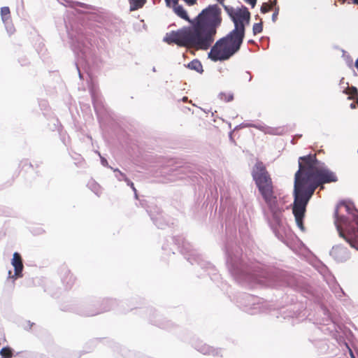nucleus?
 <instances>
[{
  "label": "nucleus",
  "instance_id": "nucleus-1",
  "mask_svg": "<svg viewBox=\"0 0 358 358\" xmlns=\"http://www.w3.org/2000/svg\"><path fill=\"white\" fill-rule=\"evenodd\" d=\"M224 251L229 272L238 283L244 286L259 283L273 287H289L310 300L314 299V289L303 277L269 268L259 262L248 264L243 259L242 250L233 241H227Z\"/></svg>",
  "mask_w": 358,
  "mask_h": 358
},
{
  "label": "nucleus",
  "instance_id": "nucleus-2",
  "mask_svg": "<svg viewBox=\"0 0 358 358\" xmlns=\"http://www.w3.org/2000/svg\"><path fill=\"white\" fill-rule=\"evenodd\" d=\"M173 9L178 17L189 22L191 26L167 33L163 41L180 47L190 46L196 50H208L222 24L221 8L217 4L209 5L192 20L182 5H175Z\"/></svg>",
  "mask_w": 358,
  "mask_h": 358
},
{
  "label": "nucleus",
  "instance_id": "nucleus-3",
  "mask_svg": "<svg viewBox=\"0 0 358 358\" xmlns=\"http://www.w3.org/2000/svg\"><path fill=\"white\" fill-rule=\"evenodd\" d=\"M252 176L266 204L262 208L264 219L275 237L289 246L292 232L284 217L287 209L284 197L275 194L271 178L262 162L255 164Z\"/></svg>",
  "mask_w": 358,
  "mask_h": 358
},
{
  "label": "nucleus",
  "instance_id": "nucleus-4",
  "mask_svg": "<svg viewBox=\"0 0 358 358\" xmlns=\"http://www.w3.org/2000/svg\"><path fill=\"white\" fill-rule=\"evenodd\" d=\"M224 10L234 23V28L211 45L208 57L214 62L227 61L238 52L243 43L246 26L250 22L251 14L245 6L237 8L224 6Z\"/></svg>",
  "mask_w": 358,
  "mask_h": 358
},
{
  "label": "nucleus",
  "instance_id": "nucleus-5",
  "mask_svg": "<svg viewBox=\"0 0 358 358\" xmlns=\"http://www.w3.org/2000/svg\"><path fill=\"white\" fill-rule=\"evenodd\" d=\"M299 169L294 174V190L311 199L316 189L324 184L338 181L336 174L315 155L299 158Z\"/></svg>",
  "mask_w": 358,
  "mask_h": 358
},
{
  "label": "nucleus",
  "instance_id": "nucleus-6",
  "mask_svg": "<svg viewBox=\"0 0 358 358\" xmlns=\"http://www.w3.org/2000/svg\"><path fill=\"white\" fill-rule=\"evenodd\" d=\"M334 223L339 236L358 250V210L354 203L342 200L338 203Z\"/></svg>",
  "mask_w": 358,
  "mask_h": 358
},
{
  "label": "nucleus",
  "instance_id": "nucleus-7",
  "mask_svg": "<svg viewBox=\"0 0 358 358\" xmlns=\"http://www.w3.org/2000/svg\"><path fill=\"white\" fill-rule=\"evenodd\" d=\"M170 241L173 244V247L169 248L166 243L162 245V250L167 252V254H175V249H177L192 265L196 264L204 270L212 280L216 282L220 278L215 267L199 254L185 238L181 236L171 237Z\"/></svg>",
  "mask_w": 358,
  "mask_h": 358
},
{
  "label": "nucleus",
  "instance_id": "nucleus-8",
  "mask_svg": "<svg viewBox=\"0 0 358 358\" xmlns=\"http://www.w3.org/2000/svg\"><path fill=\"white\" fill-rule=\"evenodd\" d=\"M319 311L323 317L317 323L320 327L315 329L314 334L309 338V341L317 349L319 354L324 355L328 352L329 346L324 338H317V336L321 332L325 335L334 336L337 333L338 326L329 310L324 304L319 305Z\"/></svg>",
  "mask_w": 358,
  "mask_h": 358
},
{
  "label": "nucleus",
  "instance_id": "nucleus-9",
  "mask_svg": "<svg viewBox=\"0 0 358 358\" xmlns=\"http://www.w3.org/2000/svg\"><path fill=\"white\" fill-rule=\"evenodd\" d=\"M236 303L243 311L256 315L268 310V303L263 299L247 293H241L236 296Z\"/></svg>",
  "mask_w": 358,
  "mask_h": 358
},
{
  "label": "nucleus",
  "instance_id": "nucleus-10",
  "mask_svg": "<svg viewBox=\"0 0 358 358\" xmlns=\"http://www.w3.org/2000/svg\"><path fill=\"white\" fill-rule=\"evenodd\" d=\"M69 35L74 53L79 59L90 65L94 59L92 44L83 34H78L75 37H73L71 34Z\"/></svg>",
  "mask_w": 358,
  "mask_h": 358
},
{
  "label": "nucleus",
  "instance_id": "nucleus-11",
  "mask_svg": "<svg viewBox=\"0 0 358 358\" xmlns=\"http://www.w3.org/2000/svg\"><path fill=\"white\" fill-rule=\"evenodd\" d=\"M293 196L294 203L292 212L294 215L296 224L302 231H305L303 219L306 211V207L310 199L294 190H293Z\"/></svg>",
  "mask_w": 358,
  "mask_h": 358
},
{
  "label": "nucleus",
  "instance_id": "nucleus-12",
  "mask_svg": "<svg viewBox=\"0 0 358 358\" xmlns=\"http://www.w3.org/2000/svg\"><path fill=\"white\" fill-rule=\"evenodd\" d=\"M116 305V301L113 299H105L102 301L100 308H86L80 310L79 314L83 316L90 317L98 315L103 312L109 311Z\"/></svg>",
  "mask_w": 358,
  "mask_h": 358
},
{
  "label": "nucleus",
  "instance_id": "nucleus-13",
  "mask_svg": "<svg viewBox=\"0 0 358 358\" xmlns=\"http://www.w3.org/2000/svg\"><path fill=\"white\" fill-rule=\"evenodd\" d=\"M11 264L14 268V273L11 271H9L8 278L14 280L22 277V271L24 266L22 264V259L20 254L17 252H15L11 259Z\"/></svg>",
  "mask_w": 358,
  "mask_h": 358
},
{
  "label": "nucleus",
  "instance_id": "nucleus-14",
  "mask_svg": "<svg viewBox=\"0 0 358 358\" xmlns=\"http://www.w3.org/2000/svg\"><path fill=\"white\" fill-rule=\"evenodd\" d=\"M330 255L337 262H344L350 258V253L348 249L342 245L333 246L330 251Z\"/></svg>",
  "mask_w": 358,
  "mask_h": 358
},
{
  "label": "nucleus",
  "instance_id": "nucleus-15",
  "mask_svg": "<svg viewBox=\"0 0 358 358\" xmlns=\"http://www.w3.org/2000/svg\"><path fill=\"white\" fill-rule=\"evenodd\" d=\"M90 94L94 109L98 117H99L101 115H103L106 111L102 98L94 87L90 88Z\"/></svg>",
  "mask_w": 358,
  "mask_h": 358
},
{
  "label": "nucleus",
  "instance_id": "nucleus-16",
  "mask_svg": "<svg viewBox=\"0 0 358 358\" xmlns=\"http://www.w3.org/2000/svg\"><path fill=\"white\" fill-rule=\"evenodd\" d=\"M153 223L159 228L164 229L167 222L159 208L155 206L154 209L147 210Z\"/></svg>",
  "mask_w": 358,
  "mask_h": 358
},
{
  "label": "nucleus",
  "instance_id": "nucleus-17",
  "mask_svg": "<svg viewBox=\"0 0 358 358\" xmlns=\"http://www.w3.org/2000/svg\"><path fill=\"white\" fill-rule=\"evenodd\" d=\"M195 348L203 355H212L213 357L222 356L220 348H215L206 343H199L195 345Z\"/></svg>",
  "mask_w": 358,
  "mask_h": 358
},
{
  "label": "nucleus",
  "instance_id": "nucleus-18",
  "mask_svg": "<svg viewBox=\"0 0 358 358\" xmlns=\"http://www.w3.org/2000/svg\"><path fill=\"white\" fill-rule=\"evenodd\" d=\"M61 278L63 285L66 287V289H71L76 281V278L66 268H64L62 269Z\"/></svg>",
  "mask_w": 358,
  "mask_h": 358
},
{
  "label": "nucleus",
  "instance_id": "nucleus-19",
  "mask_svg": "<svg viewBox=\"0 0 358 358\" xmlns=\"http://www.w3.org/2000/svg\"><path fill=\"white\" fill-rule=\"evenodd\" d=\"M297 317V311H295L291 306H287L280 309L276 315L279 320H289Z\"/></svg>",
  "mask_w": 358,
  "mask_h": 358
},
{
  "label": "nucleus",
  "instance_id": "nucleus-20",
  "mask_svg": "<svg viewBox=\"0 0 358 358\" xmlns=\"http://www.w3.org/2000/svg\"><path fill=\"white\" fill-rule=\"evenodd\" d=\"M186 67L188 68L189 69L194 70L199 73H202L203 72L202 64L197 59H194L190 62H189L186 65Z\"/></svg>",
  "mask_w": 358,
  "mask_h": 358
},
{
  "label": "nucleus",
  "instance_id": "nucleus-21",
  "mask_svg": "<svg viewBox=\"0 0 358 358\" xmlns=\"http://www.w3.org/2000/svg\"><path fill=\"white\" fill-rule=\"evenodd\" d=\"M129 10L135 11L141 8L146 3V0H128Z\"/></svg>",
  "mask_w": 358,
  "mask_h": 358
},
{
  "label": "nucleus",
  "instance_id": "nucleus-22",
  "mask_svg": "<svg viewBox=\"0 0 358 358\" xmlns=\"http://www.w3.org/2000/svg\"><path fill=\"white\" fill-rule=\"evenodd\" d=\"M88 188L92 191L96 196H100L101 194V186L94 180L91 179L87 182Z\"/></svg>",
  "mask_w": 358,
  "mask_h": 358
},
{
  "label": "nucleus",
  "instance_id": "nucleus-23",
  "mask_svg": "<svg viewBox=\"0 0 358 358\" xmlns=\"http://www.w3.org/2000/svg\"><path fill=\"white\" fill-rule=\"evenodd\" d=\"M265 134L270 135L281 136L285 133V129L282 127H271L266 126Z\"/></svg>",
  "mask_w": 358,
  "mask_h": 358
},
{
  "label": "nucleus",
  "instance_id": "nucleus-24",
  "mask_svg": "<svg viewBox=\"0 0 358 358\" xmlns=\"http://www.w3.org/2000/svg\"><path fill=\"white\" fill-rule=\"evenodd\" d=\"M348 99L353 100L357 105L358 107V90L355 86H351V91L348 94Z\"/></svg>",
  "mask_w": 358,
  "mask_h": 358
},
{
  "label": "nucleus",
  "instance_id": "nucleus-25",
  "mask_svg": "<svg viewBox=\"0 0 358 358\" xmlns=\"http://www.w3.org/2000/svg\"><path fill=\"white\" fill-rule=\"evenodd\" d=\"M339 87L342 92L345 94H348L351 91V87L348 86V83L345 82L344 78H342L339 83Z\"/></svg>",
  "mask_w": 358,
  "mask_h": 358
},
{
  "label": "nucleus",
  "instance_id": "nucleus-26",
  "mask_svg": "<svg viewBox=\"0 0 358 358\" xmlns=\"http://www.w3.org/2000/svg\"><path fill=\"white\" fill-rule=\"evenodd\" d=\"M1 15L2 20L6 22L10 18V8L8 6L1 8Z\"/></svg>",
  "mask_w": 358,
  "mask_h": 358
},
{
  "label": "nucleus",
  "instance_id": "nucleus-27",
  "mask_svg": "<svg viewBox=\"0 0 358 358\" xmlns=\"http://www.w3.org/2000/svg\"><path fill=\"white\" fill-rule=\"evenodd\" d=\"M218 98L220 100L224 101L226 102H229V101H231L234 99V94H229L227 95L224 92H220L218 94Z\"/></svg>",
  "mask_w": 358,
  "mask_h": 358
},
{
  "label": "nucleus",
  "instance_id": "nucleus-28",
  "mask_svg": "<svg viewBox=\"0 0 358 358\" xmlns=\"http://www.w3.org/2000/svg\"><path fill=\"white\" fill-rule=\"evenodd\" d=\"M112 169L113 170L114 172L117 173L115 174V177L119 181L128 180V178L127 177V176L124 173L120 171L118 169Z\"/></svg>",
  "mask_w": 358,
  "mask_h": 358
},
{
  "label": "nucleus",
  "instance_id": "nucleus-29",
  "mask_svg": "<svg viewBox=\"0 0 358 358\" xmlns=\"http://www.w3.org/2000/svg\"><path fill=\"white\" fill-rule=\"evenodd\" d=\"M263 31V23L258 22L255 23L252 27V32L254 35H257L258 34H260Z\"/></svg>",
  "mask_w": 358,
  "mask_h": 358
},
{
  "label": "nucleus",
  "instance_id": "nucleus-30",
  "mask_svg": "<svg viewBox=\"0 0 358 358\" xmlns=\"http://www.w3.org/2000/svg\"><path fill=\"white\" fill-rule=\"evenodd\" d=\"M12 352V349L9 347H3L0 350V355L1 357H7L8 355H10Z\"/></svg>",
  "mask_w": 358,
  "mask_h": 358
},
{
  "label": "nucleus",
  "instance_id": "nucleus-31",
  "mask_svg": "<svg viewBox=\"0 0 358 358\" xmlns=\"http://www.w3.org/2000/svg\"><path fill=\"white\" fill-rule=\"evenodd\" d=\"M271 7L268 4V3H264L260 8V11L262 13H266L271 10Z\"/></svg>",
  "mask_w": 358,
  "mask_h": 358
},
{
  "label": "nucleus",
  "instance_id": "nucleus-32",
  "mask_svg": "<svg viewBox=\"0 0 358 358\" xmlns=\"http://www.w3.org/2000/svg\"><path fill=\"white\" fill-rule=\"evenodd\" d=\"M279 11H280L279 6H275V8H274V12H273V13L272 15V17H271V20H272L273 22H276L277 18H278V15L279 14Z\"/></svg>",
  "mask_w": 358,
  "mask_h": 358
},
{
  "label": "nucleus",
  "instance_id": "nucleus-33",
  "mask_svg": "<svg viewBox=\"0 0 358 358\" xmlns=\"http://www.w3.org/2000/svg\"><path fill=\"white\" fill-rule=\"evenodd\" d=\"M241 77H242L243 80H246L248 82H250L252 80V76L251 73L249 71L244 72L242 74Z\"/></svg>",
  "mask_w": 358,
  "mask_h": 358
},
{
  "label": "nucleus",
  "instance_id": "nucleus-34",
  "mask_svg": "<svg viewBox=\"0 0 358 358\" xmlns=\"http://www.w3.org/2000/svg\"><path fill=\"white\" fill-rule=\"evenodd\" d=\"M266 125L264 124H254L253 128L257 129L263 132H265Z\"/></svg>",
  "mask_w": 358,
  "mask_h": 358
},
{
  "label": "nucleus",
  "instance_id": "nucleus-35",
  "mask_svg": "<svg viewBox=\"0 0 358 358\" xmlns=\"http://www.w3.org/2000/svg\"><path fill=\"white\" fill-rule=\"evenodd\" d=\"M254 124L252 123H248V122H243L240 124L238 126H237L235 129L237 128H245V127H253Z\"/></svg>",
  "mask_w": 358,
  "mask_h": 358
},
{
  "label": "nucleus",
  "instance_id": "nucleus-36",
  "mask_svg": "<svg viewBox=\"0 0 358 358\" xmlns=\"http://www.w3.org/2000/svg\"><path fill=\"white\" fill-rule=\"evenodd\" d=\"M99 155H100V153H99ZM99 156H100V158H101V164L103 166L109 167V168H110L112 169L113 168L108 166L107 159L106 158H104L103 157H101V155H99Z\"/></svg>",
  "mask_w": 358,
  "mask_h": 358
},
{
  "label": "nucleus",
  "instance_id": "nucleus-37",
  "mask_svg": "<svg viewBox=\"0 0 358 358\" xmlns=\"http://www.w3.org/2000/svg\"><path fill=\"white\" fill-rule=\"evenodd\" d=\"M166 6L171 7V3H173V6L178 4V0H165Z\"/></svg>",
  "mask_w": 358,
  "mask_h": 358
},
{
  "label": "nucleus",
  "instance_id": "nucleus-38",
  "mask_svg": "<svg viewBox=\"0 0 358 358\" xmlns=\"http://www.w3.org/2000/svg\"><path fill=\"white\" fill-rule=\"evenodd\" d=\"M34 323L31 322L30 321H27L26 324L24 325V329L26 330H29L32 327Z\"/></svg>",
  "mask_w": 358,
  "mask_h": 358
},
{
  "label": "nucleus",
  "instance_id": "nucleus-39",
  "mask_svg": "<svg viewBox=\"0 0 358 358\" xmlns=\"http://www.w3.org/2000/svg\"><path fill=\"white\" fill-rule=\"evenodd\" d=\"M245 1L250 5L252 8H254L257 4V0H245Z\"/></svg>",
  "mask_w": 358,
  "mask_h": 358
},
{
  "label": "nucleus",
  "instance_id": "nucleus-40",
  "mask_svg": "<svg viewBox=\"0 0 358 358\" xmlns=\"http://www.w3.org/2000/svg\"><path fill=\"white\" fill-rule=\"evenodd\" d=\"M301 136H302V135H301V134H296V135H295V136L292 138V139L291 140V143H292V144H296V141H297L298 139H299L300 138H301Z\"/></svg>",
  "mask_w": 358,
  "mask_h": 358
},
{
  "label": "nucleus",
  "instance_id": "nucleus-41",
  "mask_svg": "<svg viewBox=\"0 0 358 358\" xmlns=\"http://www.w3.org/2000/svg\"><path fill=\"white\" fill-rule=\"evenodd\" d=\"M345 346H346V348L348 349V352H349V354L350 355V357L351 358H356L353 351L352 350V349L348 346V345L347 343H345Z\"/></svg>",
  "mask_w": 358,
  "mask_h": 358
},
{
  "label": "nucleus",
  "instance_id": "nucleus-42",
  "mask_svg": "<svg viewBox=\"0 0 358 358\" xmlns=\"http://www.w3.org/2000/svg\"><path fill=\"white\" fill-rule=\"evenodd\" d=\"M271 8H275V6H277V0H273L271 2V3L269 4Z\"/></svg>",
  "mask_w": 358,
  "mask_h": 358
},
{
  "label": "nucleus",
  "instance_id": "nucleus-43",
  "mask_svg": "<svg viewBox=\"0 0 358 358\" xmlns=\"http://www.w3.org/2000/svg\"><path fill=\"white\" fill-rule=\"evenodd\" d=\"M76 69L78 71V76H79L80 79H83V76L81 73L79 67L78 66L77 64H76Z\"/></svg>",
  "mask_w": 358,
  "mask_h": 358
},
{
  "label": "nucleus",
  "instance_id": "nucleus-44",
  "mask_svg": "<svg viewBox=\"0 0 358 358\" xmlns=\"http://www.w3.org/2000/svg\"><path fill=\"white\" fill-rule=\"evenodd\" d=\"M347 62L348 63V65L350 66L352 63V59H351L350 55L346 56Z\"/></svg>",
  "mask_w": 358,
  "mask_h": 358
},
{
  "label": "nucleus",
  "instance_id": "nucleus-45",
  "mask_svg": "<svg viewBox=\"0 0 358 358\" xmlns=\"http://www.w3.org/2000/svg\"><path fill=\"white\" fill-rule=\"evenodd\" d=\"M125 182H127V185L129 186L131 188L134 185V182H131L129 178L128 180H125Z\"/></svg>",
  "mask_w": 358,
  "mask_h": 358
},
{
  "label": "nucleus",
  "instance_id": "nucleus-46",
  "mask_svg": "<svg viewBox=\"0 0 358 358\" xmlns=\"http://www.w3.org/2000/svg\"><path fill=\"white\" fill-rule=\"evenodd\" d=\"M224 9V6H228L227 5H225L224 1V0H216Z\"/></svg>",
  "mask_w": 358,
  "mask_h": 358
},
{
  "label": "nucleus",
  "instance_id": "nucleus-47",
  "mask_svg": "<svg viewBox=\"0 0 358 358\" xmlns=\"http://www.w3.org/2000/svg\"><path fill=\"white\" fill-rule=\"evenodd\" d=\"M357 106V103L355 101L351 103L350 105V107L352 109H355Z\"/></svg>",
  "mask_w": 358,
  "mask_h": 358
},
{
  "label": "nucleus",
  "instance_id": "nucleus-48",
  "mask_svg": "<svg viewBox=\"0 0 358 358\" xmlns=\"http://www.w3.org/2000/svg\"><path fill=\"white\" fill-rule=\"evenodd\" d=\"M131 189H132V190H133V191H134V192L135 198H136V199H138L137 191H136V189L135 188L134 185L133 187H131Z\"/></svg>",
  "mask_w": 358,
  "mask_h": 358
},
{
  "label": "nucleus",
  "instance_id": "nucleus-49",
  "mask_svg": "<svg viewBox=\"0 0 358 358\" xmlns=\"http://www.w3.org/2000/svg\"><path fill=\"white\" fill-rule=\"evenodd\" d=\"M154 318H155L154 315H153V316H150V321H151L152 322L157 323V321L153 320Z\"/></svg>",
  "mask_w": 358,
  "mask_h": 358
},
{
  "label": "nucleus",
  "instance_id": "nucleus-50",
  "mask_svg": "<svg viewBox=\"0 0 358 358\" xmlns=\"http://www.w3.org/2000/svg\"><path fill=\"white\" fill-rule=\"evenodd\" d=\"M355 66L358 71V58L355 61Z\"/></svg>",
  "mask_w": 358,
  "mask_h": 358
},
{
  "label": "nucleus",
  "instance_id": "nucleus-51",
  "mask_svg": "<svg viewBox=\"0 0 358 358\" xmlns=\"http://www.w3.org/2000/svg\"><path fill=\"white\" fill-rule=\"evenodd\" d=\"M352 3L358 5V0H352Z\"/></svg>",
  "mask_w": 358,
  "mask_h": 358
},
{
  "label": "nucleus",
  "instance_id": "nucleus-52",
  "mask_svg": "<svg viewBox=\"0 0 358 358\" xmlns=\"http://www.w3.org/2000/svg\"><path fill=\"white\" fill-rule=\"evenodd\" d=\"M187 99H188V98H187V96H184V97L182 98V101H183L184 102H185V101H187Z\"/></svg>",
  "mask_w": 358,
  "mask_h": 358
},
{
  "label": "nucleus",
  "instance_id": "nucleus-53",
  "mask_svg": "<svg viewBox=\"0 0 358 358\" xmlns=\"http://www.w3.org/2000/svg\"><path fill=\"white\" fill-rule=\"evenodd\" d=\"M248 43H255V41H254L253 40H252V39H251V40H249V41H248Z\"/></svg>",
  "mask_w": 358,
  "mask_h": 358
},
{
  "label": "nucleus",
  "instance_id": "nucleus-54",
  "mask_svg": "<svg viewBox=\"0 0 358 358\" xmlns=\"http://www.w3.org/2000/svg\"><path fill=\"white\" fill-rule=\"evenodd\" d=\"M11 357V355H8L7 357H0V358H10Z\"/></svg>",
  "mask_w": 358,
  "mask_h": 358
},
{
  "label": "nucleus",
  "instance_id": "nucleus-55",
  "mask_svg": "<svg viewBox=\"0 0 358 358\" xmlns=\"http://www.w3.org/2000/svg\"><path fill=\"white\" fill-rule=\"evenodd\" d=\"M76 3H77V4H78V5H80V6H82V5L83 4V3H80V2H77Z\"/></svg>",
  "mask_w": 358,
  "mask_h": 358
},
{
  "label": "nucleus",
  "instance_id": "nucleus-56",
  "mask_svg": "<svg viewBox=\"0 0 358 358\" xmlns=\"http://www.w3.org/2000/svg\"><path fill=\"white\" fill-rule=\"evenodd\" d=\"M152 71H153V72H155V71H156V69H155V67H153V68H152Z\"/></svg>",
  "mask_w": 358,
  "mask_h": 358
},
{
  "label": "nucleus",
  "instance_id": "nucleus-57",
  "mask_svg": "<svg viewBox=\"0 0 358 358\" xmlns=\"http://www.w3.org/2000/svg\"><path fill=\"white\" fill-rule=\"evenodd\" d=\"M343 56L345 57V53H346V52H345V51H344V50H343Z\"/></svg>",
  "mask_w": 358,
  "mask_h": 358
},
{
  "label": "nucleus",
  "instance_id": "nucleus-58",
  "mask_svg": "<svg viewBox=\"0 0 358 358\" xmlns=\"http://www.w3.org/2000/svg\"><path fill=\"white\" fill-rule=\"evenodd\" d=\"M357 153H358V149H357Z\"/></svg>",
  "mask_w": 358,
  "mask_h": 358
}]
</instances>
